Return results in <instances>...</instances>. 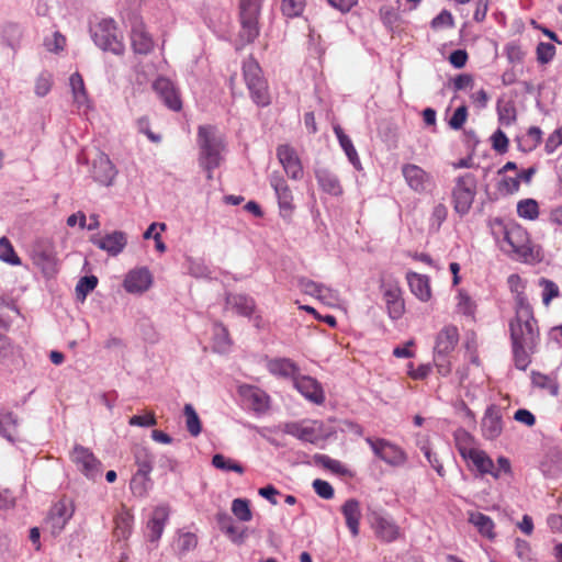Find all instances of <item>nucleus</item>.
<instances>
[{
  "label": "nucleus",
  "instance_id": "nucleus-1",
  "mask_svg": "<svg viewBox=\"0 0 562 562\" xmlns=\"http://www.w3.org/2000/svg\"><path fill=\"white\" fill-rule=\"evenodd\" d=\"M516 314L509 323L510 340L516 344L537 345L539 330L532 307L526 295L518 292L515 297Z\"/></svg>",
  "mask_w": 562,
  "mask_h": 562
},
{
  "label": "nucleus",
  "instance_id": "nucleus-2",
  "mask_svg": "<svg viewBox=\"0 0 562 562\" xmlns=\"http://www.w3.org/2000/svg\"><path fill=\"white\" fill-rule=\"evenodd\" d=\"M196 143L199 146V165L207 172V179H212V172L220 167L225 148L223 137L212 125H203L198 130Z\"/></svg>",
  "mask_w": 562,
  "mask_h": 562
},
{
  "label": "nucleus",
  "instance_id": "nucleus-3",
  "mask_svg": "<svg viewBox=\"0 0 562 562\" xmlns=\"http://www.w3.org/2000/svg\"><path fill=\"white\" fill-rule=\"evenodd\" d=\"M477 193V178L472 172H464L453 180L451 189V203L460 216L467 215Z\"/></svg>",
  "mask_w": 562,
  "mask_h": 562
},
{
  "label": "nucleus",
  "instance_id": "nucleus-4",
  "mask_svg": "<svg viewBox=\"0 0 562 562\" xmlns=\"http://www.w3.org/2000/svg\"><path fill=\"white\" fill-rule=\"evenodd\" d=\"M380 291L386 313L392 321L402 318L405 313L403 290L393 274H383L380 280Z\"/></svg>",
  "mask_w": 562,
  "mask_h": 562
},
{
  "label": "nucleus",
  "instance_id": "nucleus-5",
  "mask_svg": "<svg viewBox=\"0 0 562 562\" xmlns=\"http://www.w3.org/2000/svg\"><path fill=\"white\" fill-rule=\"evenodd\" d=\"M90 32L94 44L102 50H108L115 55L123 54L124 44L113 19H102L90 29Z\"/></svg>",
  "mask_w": 562,
  "mask_h": 562
},
{
  "label": "nucleus",
  "instance_id": "nucleus-6",
  "mask_svg": "<svg viewBox=\"0 0 562 562\" xmlns=\"http://www.w3.org/2000/svg\"><path fill=\"white\" fill-rule=\"evenodd\" d=\"M263 0H239L240 38L244 43L254 42L259 35L258 19Z\"/></svg>",
  "mask_w": 562,
  "mask_h": 562
},
{
  "label": "nucleus",
  "instance_id": "nucleus-7",
  "mask_svg": "<svg viewBox=\"0 0 562 562\" xmlns=\"http://www.w3.org/2000/svg\"><path fill=\"white\" fill-rule=\"evenodd\" d=\"M69 458L76 469L88 480L97 481L102 474V463L87 447L76 443Z\"/></svg>",
  "mask_w": 562,
  "mask_h": 562
},
{
  "label": "nucleus",
  "instance_id": "nucleus-8",
  "mask_svg": "<svg viewBox=\"0 0 562 562\" xmlns=\"http://www.w3.org/2000/svg\"><path fill=\"white\" fill-rule=\"evenodd\" d=\"M74 513L75 505L72 499L63 497L52 505L44 520L43 529L49 531L52 536L59 535L74 516Z\"/></svg>",
  "mask_w": 562,
  "mask_h": 562
},
{
  "label": "nucleus",
  "instance_id": "nucleus-9",
  "mask_svg": "<svg viewBox=\"0 0 562 562\" xmlns=\"http://www.w3.org/2000/svg\"><path fill=\"white\" fill-rule=\"evenodd\" d=\"M366 442L370 446L376 458L390 465L400 467L407 460L406 453L398 446L386 439L367 437Z\"/></svg>",
  "mask_w": 562,
  "mask_h": 562
},
{
  "label": "nucleus",
  "instance_id": "nucleus-10",
  "mask_svg": "<svg viewBox=\"0 0 562 562\" xmlns=\"http://www.w3.org/2000/svg\"><path fill=\"white\" fill-rule=\"evenodd\" d=\"M371 527L376 538L383 542H393L401 536L397 524L385 513L373 510L369 515Z\"/></svg>",
  "mask_w": 562,
  "mask_h": 562
},
{
  "label": "nucleus",
  "instance_id": "nucleus-11",
  "mask_svg": "<svg viewBox=\"0 0 562 562\" xmlns=\"http://www.w3.org/2000/svg\"><path fill=\"white\" fill-rule=\"evenodd\" d=\"M269 183L278 200L280 215L282 217L291 216L294 210L293 194L285 179L279 171H273L269 175Z\"/></svg>",
  "mask_w": 562,
  "mask_h": 562
},
{
  "label": "nucleus",
  "instance_id": "nucleus-12",
  "mask_svg": "<svg viewBox=\"0 0 562 562\" xmlns=\"http://www.w3.org/2000/svg\"><path fill=\"white\" fill-rule=\"evenodd\" d=\"M283 431L291 435L303 442L315 443L321 435V425L313 420L290 422L284 424Z\"/></svg>",
  "mask_w": 562,
  "mask_h": 562
},
{
  "label": "nucleus",
  "instance_id": "nucleus-13",
  "mask_svg": "<svg viewBox=\"0 0 562 562\" xmlns=\"http://www.w3.org/2000/svg\"><path fill=\"white\" fill-rule=\"evenodd\" d=\"M402 175L409 189L417 193L425 192L432 184L431 176L415 164L403 165Z\"/></svg>",
  "mask_w": 562,
  "mask_h": 562
},
{
  "label": "nucleus",
  "instance_id": "nucleus-14",
  "mask_svg": "<svg viewBox=\"0 0 562 562\" xmlns=\"http://www.w3.org/2000/svg\"><path fill=\"white\" fill-rule=\"evenodd\" d=\"M277 157L285 173L293 180L303 178V166L296 150L289 145H280L277 148Z\"/></svg>",
  "mask_w": 562,
  "mask_h": 562
},
{
  "label": "nucleus",
  "instance_id": "nucleus-15",
  "mask_svg": "<svg viewBox=\"0 0 562 562\" xmlns=\"http://www.w3.org/2000/svg\"><path fill=\"white\" fill-rule=\"evenodd\" d=\"M37 267L45 278H54L58 272L59 260L50 243L37 244Z\"/></svg>",
  "mask_w": 562,
  "mask_h": 562
},
{
  "label": "nucleus",
  "instance_id": "nucleus-16",
  "mask_svg": "<svg viewBox=\"0 0 562 562\" xmlns=\"http://www.w3.org/2000/svg\"><path fill=\"white\" fill-rule=\"evenodd\" d=\"M294 387L310 402L321 405L325 401V394L318 381L308 375H296Z\"/></svg>",
  "mask_w": 562,
  "mask_h": 562
},
{
  "label": "nucleus",
  "instance_id": "nucleus-17",
  "mask_svg": "<svg viewBox=\"0 0 562 562\" xmlns=\"http://www.w3.org/2000/svg\"><path fill=\"white\" fill-rule=\"evenodd\" d=\"M153 89L170 110L179 111L181 109L182 103L178 91L169 79L164 77L157 78L153 83Z\"/></svg>",
  "mask_w": 562,
  "mask_h": 562
},
{
  "label": "nucleus",
  "instance_id": "nucleus-18",
  "mask_svg": "<svg viewBox=\"0 0 562 562\" xmlns=\"http://www.w3.org/2000/svg\"><path fill=\"white\" fill-rule=\"evenodd\" d=\"M153 283V276L146 267L131 270L124 280V289L128 293H143Z\"/></svg>",
  "mask_w": 562,
  "mask_h": 562
},
{
  "label": "nucleus",
  "instance_id": "nucleus-19",
  "mask_svg": "<svg viewBox=\"0 0 562 562\" xmlns=\"http://www.w3.org/2000/svg\"><path fill=\"white\" fill-rule=\"evenodd\" d=\"M69 88L72 95V103L78 112L87 113L91 109V101L88 97L82 76L74 72L69 77Z\"/></svg>",
  "mask_w": 562,
  "mask_h": 562
},
{
  "label": "nucleus",
  "instance_id": "nucleus-20",
  "mask_svg": "<svg viewBox=\"0 0 562 562\" xmlns=\"http://www.w3.org/2000/svg\"><path fill=\"white\" fill-rule=\"evenodd\" d=\"M92 243L98 248L106 251L110 256H117L125 248L127 237L125 233L115 231L102 237H93Z\"/></svg>",
  "mask_w": 562,
  "mask_h": 562
},
{
  "label": "nucleus",
  "instance_id": "nucleus-21",
  "mask_svg": "<svg viewBox=\"0 0 562 562\" xmlns=\"http://www.w3.org/2000/svg\"><path fill=\"white\" fill-rule=\"evenodd\" d=\"M91 175L97 182L103 186H111L116 170L110 158L104 154H100L93 160Z\"/></svg>",
  "mask_w": 562,
  "mask_h": 562
},
{
  "label": "nucleus",
  "instance_id": "nucleus-22",
  "mask_svg": "<svg viewBox=\"0 0 562 562\" xmlns=\"http://www.w3.org/2000/svg\"><path fill=\"white\" fill-rule=\"evenodd\" d=\"M503 430L501 409L494 405L490 406L482 418V432L488 440L496 439Z\"/></svg>",
  "mask_w": 562,
  "mask_h": 562
},
{
  "label": "nucleus",
  "instance_id": "nucleus-23",
  "mask_svg": "<svg viewBox=\"0 0 562 562\" xmlns=\"http://www.w3.org/2000/svg\"><path fill=\"white\" fill-rule=\"evenodd\" d=\"M169 518V509L165 505L157 506L147 522V537L155 542L160 539L165 525Z\"/></svg>",
  "mask_w": 562,
  "mask_h": 562
},
{
  "label": "nucleus",
  "instance_id": "nucleus-24",
  "mask_svg": "<svg viewBox=\"0 0 562 562\" xmlns=\"http://www.w3.org/2000/svg\"><path fill=\"white\" fill-rule=\"evenodd\" d=\"M315 178L319 188L327 194L339 196L342 194V186L339 178L335 172L327 168H317L315 170Z\"/></svg>",
  "mask_w": 562,
  "mask_h": 562
},
{
  "label": "nucleus",
  "instance_id": "nucleus-25",
  "mask_svg": "<svg viewBox=\"0 0 562 562\" xmlns=\"http://www.w3.org/2000/svg\"><path fill=\"white\" fill-rule=\"evenodd\" d=\"M458 338L459 334L456 326L449 325L443 327L437 335L435 353L439 355V357L447 356L454 349Z\"/></svg>",
  "mask_w": 562,
  "mask_h": 562
},
{
  "label": "nucleus",
  "instance_id": "nucleus-26",
  "mask_svg": "<svg viewBox=\"0 0 562 562\" xmlns=\"http://www.w3.org/2000/svg\"><path fill=\"white\" fill-rule=\"evenodd\" d=\"M132 46L135 53L147 55L154 48V41L142 22H135L131 31Z\"/></svg>",
  "mask_w": 562,
  "mask_h": 562
},
{
  "label": "nucleus",
  "instance_id": "nucleus-27",
  "mask_svg": "<svg viewBox=\"0 0 562 562\" xmlns=\"http://www.w3.org/2000/svg\"><path fill=\"white\" fill-rule=\"evenodd\" d=\"M267 370L274 376L295 379L299 374V367L289 358H273L267 361Z\"/></svg>",
  "mask_w": 562,
  "mask_h": 562
},
{
  "label": "nucleus",
  "instance_id": "nucleus-28",
  "mask_svg": "<svg viewBox=\"0 0 562 562\" xmlns=\"http://www.w3.org/2000/svg\"><path fill=\"white\" fill-rule=\"evenodd\" d=\"M341 513L351 536L357 537L360 532V503L355 498L347 499L341 506Z\"/></svg>",
  "mask_w": 562,
  "mask_h": 562
},
{
  "label": "nucleus",
  "instance_id": "nucleus-29",
  "mask_svg": "<svg viewBox=\"0 0 562 562\" xmlns=\"http://www.w3.org/2000/svg\"><path fill=\"white\" fill-rule=\"evenodd\" d=\"M240 393L254 412L262 414L269 408V395L265 391L255 386H244Z\"/></svg>",
  "mask_w": 562,
  "mask_h": 562
},
{
  "label": "nucleus",
  "instance_id": "nucleus-30",
  "mask_svg": "<svg viewBox=\"0 0 562 562\" xmlns=\"http://www.w3.org/2000/svg\"><path fill=\"white\" fill-rule=\"evenodd\" d=\"M464 460L472 462L480 474H490L494 479H499V471H495L493 460L484 450L475 448Z\"/></svg>",
  "mask_w": 562,
  "mask_h": 562
},
{
  "label": "nucleus",
  "instance_id": "nucleus-31",
  "mask_svg": "<svg viewBox=\"0 0 562 562\" xmlns=\"http://www.w3.org/2000/svg\"><path fill=\"white\" fill-rule=\"evenodd\" d=\"M406 279L411 292L420 301L427 302L431 296L429 280L426 276L408 272Z\"/></svg>",
  "mask_w": 562,
  "mask_h": 562
},
{
  "label": "nucleus",
  "instance_id": "nucleus-32",
  "mask_svg": "<svg viewBox=\"0 0 562 562\" xmlns=\"http://www.w3.org/2000/svg\"><path fill=\"white\" fill-rule=\"evenodd\" d=\"M114 537L117 540H126L130 538L133 531L134 516L126 507L117 513L114 519Z\"/></svg>",
  "mask_w": 562,
  "mask_h": 562
},
{
  "label": "nucleus",
  "instance_id": "nucleus-33",
  "mask_svg": "<svg viewBox=\"0 0 562 562\" xmlns=\"http://www.w3.org/2000/svg\"><path fill=\"white\" fill-rule=\"evenodd\" d=\"M333 130L349 162L353 166L355 169L361 170L362 165L350 137L345 134L344 130L339 125H335Z\"/></svg>",
  "mask_w": 562,
  "mask_h": 562
},
{
  "label": "nucleus",
  "instance_id": "nucleus-34",
  "mask_svg": "<svg viewBox=\"0 0 562 562\" xmlns=\"http://www.w3.org/2000/svg\"><path fill=\"white\" fill-rule=\"evenodd\" d=\"M226 306L241 316L249 317L254 313L256 304L254 299L248 295L228 294L226 296Z\"/></svg>",
  "mask_w": 562,
  "mask_h": 562
},
{
  "label": "nucleus",
  "instance_id": "nucleus-35",
  "mask_svg": "<svg viewBox=\"0 0 562 562\" xmlns=\"http://www.w3.org/2000/svg\"><path fill=\"white\" fill-rule=\"evenodd\" d=\"M153 480L150 473L136 471L130 482V488L134 496L143 498L146 497L153 488Z\"/></svg>",
  "mask_w": 562,
  "mask_h": 562
},
{
  "label": "nucleus",
  "instance_id": "nucleus-36",
  "mask_svg": "<svg viewBox=\"0 0 562 562\" xmlns=\"http://www.w3.org/2000/svg\"><path fill=\"white\" fill-rule=\"evenodd\" d=\"M537 345H525L512 342V351L515 367L518 370H526L531 362L530 355L535 352Z\"/></svg>",
  "mask_w": 562,
  "mask_h": 562
},
{
  "label": "nucleus",
  "instance_id": "nucleus-37",
  "mask_svg": "<svg viewBox=\"0 0 562 562\" xmlns=\"http://www.w3.org/2000/svg\"><path fill=\"white\" fill-rule=\"evenodd\" d=\"M469 522L472 524L477 531L490 540L496 537L494 531L495 525L491 517L482 513H470Z\"/></svg>",
  "mask_w": 562,
  "mask_h": 562
},
{
  "label": "nucleus",
  "instance_id": "nucleus-38",
  "mask_svg": "<svg viewBox=\"0 0 562 562\" xmlns=\"http://www.w3.org/2000/svg\"><path fill=\"white\" fill-rule=\"evenodd\" d=\"M134 462L138 472L151 473L154 465V456L151 451L142 445H136L132 449Z\"/></svg>",
  "mask_w": 562,
  "mask_h": 562
},
{
  "label": "nucleus",
  "instance_id": "nucleus-39",
  "mask_svg": "<svg viewBox=\"0 0 562 562\" xmlns=\"http://www.w3.org/2000/svg\"><path fill=\"white\" fill-rule=\"evenodd\" d=\"M247 88L249 90L251 100L258 106H267L270 104V94L265 78L257 82H252L251 85L247 86Z\"/></svg>",
  "mask_w": 562,
  "mask_h": 562
},
{
  "label": "nucleus",
  "instance_id": "nucleus-40",
  "mask_svg": "<svg viewBox=\"0 0 562 562\" xmlns=\"http://www.w3.org/2000/svg\"><path fill=\"white\" fill-rule=\"evenodd\" d=\"M496 111L502 126L507 127L515 123L517 113L513 101L498 100Z\"/></svg>",
  "mask_w": 562,
  "mask_h": 562
},
{
  "label": "nucleus",
  "instance_id": "nucleus-41",
  "mask_svg": "<svg viewBox=\"0 0 562 562\" xmlns=\"http://www.w3.org/2000/svg\"><path fill=\"white\" fill-rule=\"evenodd\" d=\"M457 312L465 317L474 318L476 312V303L469 293L460 289L457 294Z\"/></svg>",
  "mask_w": 562,
  "mask_h": 562
},
{
  "label": "nucleus",
  "instance_id": "nucleus-42",
  "mask_svg": "<svg viewBox=\"0 0 562 562\" xmlns=\"http://www.w3.org/2000/svg\"><path fill=\"white\" fill-rule=\"evenodd\" d=\"M0 435L12 442L19 438L18 424L11 413L0 414Z\"/></svg>",
  "mask_w": 562,
  "mask_h": 562
},
{
  "label": "nucleus",
  "instance_id": "nucleus-43",
  "mask_svg": "<svg viewBox=\"0 0 562 562\" xmlns=\"http://www.w3.org/2000/svg\"><path fill=\"white\" fill-rule=\"evenodd\" d=\"M456 447L460 456L465 459L474 449V438L464 429L454 432Z\"/></svg>",
  "mask_w": 562,
  "mask_h": 562
},
{
  "label": "nucleus",
  "instance_id": "nucleus-44",
  "mask_svg": "<svg viewBox=\"0 0 562 562\" xmlns=\"http://www.w3.org/2000/svg\"><path fill=\"white\" fill-rule=\"evenodd\" d=\"M532 384L539 389L548 390L553 396L559 394V383L554 376L547 375L540 372H532Z\"/></svg>",
  "mask_w": 562,
  "mask_h": 562
},
{
  "label": "nucleus",
  "instance_id": "nucleus-45",
  "mask_svg": "<svg viewBox=\"0 0 562 562\" xmlns=\"http://www.w3.org/2000/svg\"><path fill=\"white\" fill-rule=\"evenodd\" d=\"M517 214L519 217L535 221L539 216V204L533 199H524L517 203Z\"/></svg>",
  "mask_w": 562,
  "mask_h": 562
},
{
  "label": "nucleus",
  "instance_id": "nucleus-46",
  "mask_svg": "<svg viewBox=\"0 0 562 562\" xmlns=\"http://www.w3.org/2000/svg\"><path fill=\"white\" fill-rule=\"evenodd\" d=\"M0 260L10 266L21 265L20 257L15 252L12 243L4 236L0 238Z\"/></svg>",
  "mask_w": 562,
  "mask_h": 562
},
{
  "label": "nucleus",
  "instance_id": "nucleus-47",
  "mask_svg": "<svg viewBox=\"0 0 562 562\" xmlns=\"http://www.w3.org/2000/svg\"><path fill=\"white\" fill-rule=\"evenodd\" d=\"M183 414L186 417L187 430L193 437L199 436L201 434L202 426L194 407L191 404H186L183 408Z\"/></svg>",
  "mask_w": 562,
  "mask_h": 562
},
{
  "label": "nucleus",
  "instance_id": "nucleus-48",
  "mask_svg": "<svg viewBox=\"0 0 562 562\" xmlns=\"http://www.w3.org/2000/svg\"><path fill=\"white\" fill-rule=\"evenodd\" d=\"M212 465L218 470H222L224 472H236L238 474L244 473V468L235 460L225 457L224 454L216 453L212 458Z\"/></svg>",
  "mask_w": 562,
  "mask_h": 562
},
{
  "label": "nucleus",
  "instance_id": "nucleus-49",
  "mask_svg": "<svg viewBox=\"0 0 562 562\" xmlns=\"http://www.w3.org/2000/svg\"><path fill=\"white\" fill-rule=\"evenodd\" d=\"M232 513L239 521L243 522L250 521L252 518L250 503L246 498H235L232 502Z\"/></svg>",
  "mask_w": 562,
  "mask_h": 562
},
{
  "label": "nucleus",
  "instance_id": "nucleus-50",
  "mask_svg": "<svg viewBox=\"0 0 562 562\" xmlns=\"http://www.w3.org/2000/svg\"><path fill=\"white\" fill-rule=\"evenodd\" d=\"M243 72L246 86H249L252 82H257L263 79L259 64L252 58H249L244 61Z\"/></svg>",
  "mask_w": 562,
  "mask_h": 562
},
{
  "label": "nucleus",
  "instance_id": "nucleus-51",
  "mask_svg": "<svg viewBox=\"0 0 562 562\" xmlns=\"http://www.w3.org/2000/svg\"><path fill=\"white\" fill-rule=\"evenodd\" d=\"M98 284V278L95 276H86L79 279L76 285V295L78 300L83 302L87 295L94 290Z\"/></svg>",
  "mask_w": 562,
  "mask_h": 562
},
{
  "label": "nucleus",
  "instance_id": "nucleus-52",
  "mask_svg": "<svg viewBox=\"0 0 562 562\" xmlns=\"http://www.w3.org/2000/svg\"><path fill=\"white\" fill-rule=\"evenodd\" d=\"M296 286L300 289L302 293L315 297L317 300L323 283L316 282L306 277H297Z\"/></svg>",
  "mask_w": 562,
  "mask_h": 562
},
{
  "label": "nucleus",
  "instance_id": "nucleus-53",
  "mask_svg": "<svg viewBox=\"0 0 562 562\" xmlns=\"http://www.w3.org/2000/svg\"><path fill=\"white\" fill-rule=\"evenodd\" d=\"M305 4V0H282L281 11L288 18H296L304 11Z\"/></svg>",
  "mask_w": 562,
  "mask_h": 562
},
{
  "label": "nucleus",
  "instance_id": "nucleus-54",
  "mask_svg": "<svg viewBox=\"0 0 562 562\" xmlns=\"http://www.w3.org/2000/svg\"><path fill=\"white\" fill-rule=\"evenodd\" d=\"M214 349L218 352H226L229 349L231 340L228 338L227 329L221 324L214 327Z\"/></svg>",
  "mask_w": 562,
  "mask_h": 562
},
{
  "label": "nucleus",
  "instance_id": "nucleus-55",
  "mask_svg": "<svg viewBox=\"0 0 562 562\" xmlns=\"http://www.w3.org/2000/svg\"><path fill=\"white\" fill-rule=\"evenodd\" d=\"M317 300L328 306H336L340 302L339 292L323 283Z\"/></svg>",
  "mask_w": 562,
  "mask_h": 562
},
{
  "label": "nucleus",
  "instance_id": "nucleus-56",
  "mask_svg": "<svg viewBox=\"0 0 562 562\" xmlns=\"http://www.w3.org/2000/svg\"><path fill=\"white\" fill-rule=\"evenodd\" d=\"M540 285L543 288L542 302L548 306L551 301L560 295L559 286L551 280L541 279Z\"/></svg>",
  "mask_w": 562,
  "mask_h": 562
},
{
  "label": "nucleus",
  "instance_id": "nucleus-57",
  "mask_svg": "<svg viewBox=\"0 0 562 562\" xmlns=\"http://www.w3.org/2000/svg\"><path fill=\"white\" fill-rule=\"evenodd\" d=\"M196 537L191 532L180 533L176 540V548L180 553L191 551L196 547Z\"/></svg>",
  "mask_w": 562,
  "mask_h": 562
},
{
  "label": "nucleus",
  "instance_id": "nucleus-58",
  "mask_svg": "<svg viewBox=\"0 0 562 562\" xmlns=\"http://www.w3.org/2000/svg\"><path fill=\"white\" fill-rule=\"evenodd\" d=\"M315 461L317 464H321L322 467L330 470L334 473L344 474L345 473V467L342 463L338 460L331 459L330 457L326 454H316Z\"/></svg>",
  "mask_w": 562,
  "mask_h": 562
},
{
  "label": "nucleus",
  "instance_id": "nucleus-59",
  "mask_svg": "<svg viewBox=\"0 0 562 562\" xmlns=\"http://www.w3.org/2000/svg\"><path fill=\"white\" fill-rule=\"evenodd\" d=\"M555 55V47L551 43L541 42L537 46V60L540 64L550 63Z\"/></svg>",
  "mask_w": 562,
  "mask_h": 562
},
{
  "label": "nucleus",
  "instance_id": "nucleus-60",
  "mask_svg": "<svg viewBox=\"0 0 562 562\" xmlns=\"http://www.w3.org/2000/svg\"><path fill=\"white\" fill-rule=\"evenodd\" d=\"M43 44L48 52L57 53L64 49L66 38L59 32H54L52 37L44 38Z\"/></svg>",
  "mask_w": 562,
  "mask_h": 562
},
{
  "label": "nucleus",
  "instance_id": "nucleus-61",
  "mask_svg": "<svg viewBox=\"0 0 562 562\" xmlns=\"http://www.w3.org/2000/svg\"><path fill=\"white\" fill-rule=\"evenodd\" d=\"M448 215V209L445 204L439 203L434 206L430 217V226L435 229H439L441 224L446 221Z\"/></svg>",
  "mask_w": 562,
  "mask_h": 562
},
{
  "label": "nucleus",
  "instance_id": "nucleus-62",
  "mask_svg": "<svg viewBox=\"0 0 562 562\" xmlns=\"http://www.w3.org/2000/svg\"><path fill=\"white\" fill-rule=\"evenodd\" d=\"M188 271L194 278H207L210 270L202 260L189 259Z\"/></svg>",
  "mask_w": 562,
  "mask_h": 562
},
{
  "label": "nucleus",
  "instance_id": "nucleus-63",
  "mask_svg": "<svg viewBox=\"0 0 562 562\" xmlns=\"http://www.w3.org/2000/svg\"><path fill=\"white\" fill-rule=\"evenodd\" d=\"M467 117H468V109L465 105H461L456 109L452 116L450 117L449 126L452 130L458 131L464 125Z\"/></svg>",
  "mask_w": 562,
  "mask_h": 562
},
{
  "label": "nucleus",
  "instance_id": "nucleus-64",
  "mask_svg": "<svg viewBox=\"0 0 562 562\" xmlns=\"http://www.w3.org/2000/svg\"><path fill=\"white\" fill-rule=\"evenodd\" d=\"M313 488L315 493L324 499H330L334 497V488L327 481L321 479L314 480Z\"/></svg>",
  "mask_w": 562,
  "mask_h": 562
}]
</instances>
